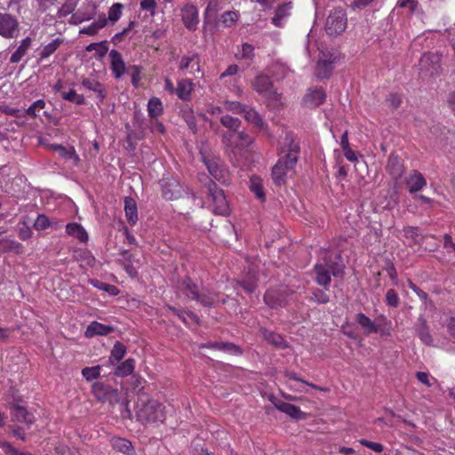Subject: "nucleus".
<instances>
[{
    "label": "nucleus",
    "mask_w": 455,
    "mask_h": 455,
    "mask_svg": "<svg viewBox=\"0 0 455 455\" xmlns=\"http://www.w3.org/2000/svg\"><path fill=\"white\" fill-rule=\"evenodd\" d=\"M182 116L188 124V127L195 132L196 130V123L194 112L191 109L184 110Z\"/></svg>",
    "instance_id": "4d7b16f0"
},
{
    "label": "nucleus",
    "mask_w": 455,
    "mask_h": 455,
    "mask_svg": "<svg viewBox=\"0 0 455 455\" xmlns=\"http://www.w3.org/2000/svg\"><path fill=\"white\" fill-rule=\"evenodd\" d=\"M180 69L186 74L194 75L201 71L200 58L197 53H189L181 57L180 61Z\"/></svg>",
    "instance_id": "dca6fc26"
},
{
    "label": "nucleus",
    "mask_w": 455,
    "mask_h": 455,
    "mask_svg": "<svg viewBox=\"0 0 455 455\" xmlns=\"http://www.w3.org/2000/svg\"><path fill=\"white\" fill-rule=\"evenodd\" d=\"M254 56V48L250 44H243L241 52L236 53L238 59L251 60Z\"/></svg>",
    "instance_id": "603ef678"
},
{
    "label": "nucleus",
    "mask_w": 455,
    "mask_h": 455,
    "mask_svg": "<svg viewBox=\"0 0 455 455\" xmlns=\"http://www.w3.org/2000/svg\"><path fill=\"white\" fill-rule=\"evenodd\" d=\"M441 55L437 52L424 53L419 60L420 70L427 76H434L440 70Z\"/></svg>",
    "instance_id": "9b49d317"
},
{
    "label": "nucleus",
    "mask_w": 455,
    "mask_h": 455,
    "mask_svg": "<svg viewBox=\"0 0 455 455\" xmlns=\"http://www.w3.org/2000/svg\"><path fill=\"white\" fill-rule=\"evenodd\" d=\"M107 25V20L105 17L100 18L98 20L91 23L89 26L84 27L80 33L86 34L89 36H94L97 32L103 28Z\"/></svg>",
    "instance_id": "c9c22d12"
},
{
    "label": "nucleus",
    "mask_w": 455,
    "mask_h": 455,
    "mask_svg": "<svg viewBox=\"0 0 455 455\" xmlns=\"http://www.w3.org/2000/svg\"><path fill=\"white\" fill-rule=\"evenodd\" d=\"M193 90V82L188 78H182L178 81V84L176 87V95L181 100L187 101L190 100Z\"/></svg>",
    "instance_id": "b1692460"
},
{
    "label": "nucleus",
    "mask_w": 455,
    "mask_h": 455,
    "mask_svg": "<svg viewBox=\"0 0 455 455\" xmlns=\"http://www.w3.org/2000/svg\"><path fill=\"white\" fill-rule=\"evenodd\" d=\"M66 231L68 235L76 238L82 243L88 241V234L85 229L77 223H69L66 226Z\"/></svg>",
    "instance_id": "c85d7f7f"
},
{
    "label": "nucleus",
    "mask_w": 455,
    "mask_h": 455,
    "mask_svg": "<svg viewBox=\"0 0 455 455\" xmlns=\"http://www.w3.org/2000/svg\"><path fill=\"white\" fill-rule=\"evenodd\" d=\"M45 107V102L43 100L35 101L27 110V114L29 116L36 117L37 116L36 111L43 109Z\"/></svg>",
    "instance_id": "052dcab7"
},
{
    "label": "nucleus",
    "mask_w": 455,
    "mask_h": 455,
    "mask_svg": "<svg viewBox=\"0 0 455 455\" xmlns=\"http://www.w3.org/2000/svg\"><path fill=\"white\" fill-rule=\"evenodd\" d=\"M386 302L388 306L393 307H396L399 304V297L396 291L393 289H390L386 293Z\"/></svg>",
    "instance_id": "13d9d810"
},
{
    "label": "nucleus",
    "mask_w": 455,
    "mask_h": 455,
    "mask_svg": "<svg viewBox=\"0 0 455 455\" xmlns=\"http://www.w3.org/2000/svg\"><path fill=\"white\" fill-rule=\"evenodd\" d=\"M156 6V0H142L140 2V7L144 11L150 12L152 15L155 14V9Z\"/></svg>",
    "instance_id": "774afa93"
},
{
    "label": "nucleus",
    "mask_w": 455,
    "mask_h": 455,
    "mask_svg": "<svg viewBox=\"0 0 455 455\" xmlns=\"http://www.w3.org/2000/svg\"><path fill=\"white\" fill-rule=\"evenodd\" d=\"M163 104L160 99L156 97L151 98L148 102V116L156 119L163 114Z\"/></svg>",
    "instance_id": "473e14b6"
},
{
    "label": "nucleus",
    "mask_w": 455,
    "mask_h": 455,
    "mask_svg": "<svg viewBox=\"0 0 455 455\" xmlns=\"http://www.w3.org/2000/svg\"><path fill=\"white\" fill-rule=\"evenodd\" d=\"M179 291L188 299L199 301L204 306H211L214 302L212 295L199 293L198 287L190 279L183 281L179 286Z\"/></svg>",
    "instance_id": "1a4fd4ad"
},
{
    "label": "nucleus",
    "mask_w": 455,
    "mask_h": 455,
    "mask_svg": "<svg viewBox=\"0 0 455 455\" xmlns=\"http://www.w3.org/2000/svg\"><path fill=\"white\" fill-rule=\"evenodd\" d=\"M209 199L212 201L211 209L214 214L227 215L229 212V206L222 189L213 181L207 184Z\"/></svg>",
    "instance_id": "20e7f679"
},
{
    "label": "nucleus",
    "mask_w": 455,
    "mask_h": 455,
    "mask_svg": "<svg viewBox=\"0 0 455 455\" xmlns=\"http://www.w3.org/2000/svg\"><path fill=\"white\" fill-rule=\"evenodd\" d=\"M251 191L260 200H264L265 195L262 187V180L259 177H251L250 180Z\"/></svg>",
    "instance_id": "58836bf2"
},
{
    "label": "nucleus",
    "mask_w": 455,
    "mask_h": 455,
    "mask_svg": "<svg viewBox=\"0 0 455 455\" xmlns=\"http://www.w3.org/2000/svg\"><path fill=\"white\" fill-rule=\"evenodd\" d=\"M444 249L446 250V251L448 253H454V256L452 259H450L451 260H452L453 259H455V244L453 243L452 242V239H451V236L450 235H445L444 237Z\"/></svg>",
    "instance_id": "69168bd1"
},
{
    "label": "nucleus",
    "mask_w": 455,
    "mask_h": 455,
    "mask_svg": "<svg viewBox=\"0 0 455 455\" xmlns=\"http://www.w3.org/2000/svg\"><path fill=\"white\" fill-rule=\"evenodd\" d=\"M163 196L166 200H175L181 196L182 188L179 181L173 178L161 180Z\"/></svg>",
    "instance_id": "ddd939ff"
},
{
    "label": "nucleus",
    "mask_w": 455,
    "mask_h": 455,
    "mask_svg": "<svg viewBox=\"0 0 455 455\" xmlns=\"http://www.w3.org/2000/svg\"><path fill=\"white\" fill-rule=\"evenodd\" d=\"M255 91L269 101H274L281 104V96L274 89V86L269 80V77L265 75H259L256 76L253 83Z\"/></svg>",
    "instance_id": "0eeeda50"
},
{
    "label": "nucleus",
    "mask_w": 455,
    "mask_h": 455,
    "mask_svg": "<svg viewBox=\"0 0 455 455\" xmlns=\"http://www.w3.org/2000/svg\"><path fill=\"white\" fill-rule=\"evenodd\" d=\"M136 416L142 423L164 422L165 407L156 400L150 399L146 395L139 396L136 403Z\"/></svg>",
    "instance_id": "f03ea898"
},
{
    "label": "nucleus",
    "mask_w": 455,
    "mask_h": 455,
    "mask_svg": "<svg viewBox=\"0 0 455 455\" xmlns=\"http://www.w3.org/2000/svg\"><path fill=\"white\" fill-rule=\"evenodd\" d=\"M242 285L246 291L251 293L255 291L256 281L254 276H250L248 279H244L242 282Z\"/></svg>",
    "instance_id": "0e129e2a"
},
{
    "label": "nucleus",
    "mask_w": 455,
    "mask_h": 455,
    "mask_svg": "<svg viewBox=\"0 0 455 455\" xmlns=\"http://www.w3.org/2000/svg\"><path fill=\"white\" fill-rule=\"evenodd\" d=\"M285 377H286L287 381L289 383V387L291 389L296 390V391H302V389L299 387L300 385H307V386H309V387H311L313 388H315V389L321 390V391H326L327 390L326 388L318 387V386L314 385L312 383H308V382H307V381L298 378L297 374L294 373V372H291V371L286 372Z\"/></svg>",
    "instance_id": "a878e982"
},
{
    "label": "nucleus",
    "mask_w": 455,
    "mask_h": 455,
    "mask_svg": "<svg viewBox=\"0 0 455 455\" xmlns=\"http://www.w3.org/2000/svg\"><path fill=\"white\" fill-rule=\"evenodd\" d=\"M32 235L31 228L28 227L26 221L21 223V227L19 229V237L25 241L30 238Z\"/></svg>",
    "instance_id": "e2e57ef3"
},
{
    "label": "nucleus",
    "mask_w": 455,
    "mask_h": 455,
    "mask_svg": "<svg viewBox=\"0 0 455 455\" xmlns=\"http://www.w3.org/2000/svg\"><path fill=\"white\" fill-rule=\"evenodd\" d=\"M12 415L15 420L26 423L27 425H31L35 420L34 416L22 406H16Z\"/></svg>",
    "instance_id": "2f4dec72"
},
{
    "label": "nucleus",
    "mask_w": 455,
    "mask_h": 455,
    "mask_svg": "<svg viewBox=\"0 0 455 455\" xmlns=\"http://www.w3.org/2000/svg\"><path fill=\"white\" fill-rule=\"evenodd\" d=\"M245 108L246 106L242 105L241 103L236 101H227L224 104L225 110L231 111L236 114H243V111H245Z\"/></svg>",
    "instance_id": "5fc2aeb1"
},
{
    "label": "nucleus",
    "mask_w": 455,
    "mask_h": 455,
    "mask_svg": "<svg viewBox=\"0 0 455 455\" xmlns=\"http://www.w3.org/2000/svg\"><path fill=\"white\" fill-rule=\"evenodd\" d=\"M110 391H113V389L102 382H95L92 385V392L98 399H104L105 395Z\"/></svg>",
    "instance_id": "49530a36"
},
{
    "label": "nucleus",
    "mask_w": 455,
    "mask_h": 455,
    "mask_svg": "<svg viewBox=\"0 0 455 455\" xmlns=\"http://www.w3.org/2000/svg\"><path fill=\"white\" fill-rule=\"evenodd\" d=\"M61 44L62 40L60 38H56L52 40L51 43L44 45L40 52L41 60H44L50 57L60 47Z\"/></svg>",
    "instance_id": "a19ab883"
},
{
    "label": "nucleus",
    "mask_w": 455,
    "mask_h": 455,
    "mask_svg": "<svg viewBox=\"0 0 455 455\" xmlns=\"http://www.w3.org/2000/svg\"><path fill=\"white\" fill-rule=\"evenodd\" d=\"M336 56L331 50L328 48L320 50L315 75L320 79L328 78L332 72Z\"/></svg>",
    "instance_id": "423d86ee"
},
{
    "label": "nucleus",
    "mask_w": 455,
    "mask_h": 455,
    "mask_svg": "<svg viewBox=\"0 0 455 455\" xmlns=\"http://www.w3.org/2000/svg\"><path fill=\"white\" fill-rule=\"evenodd\" d=\"M126 354V347L121 342H116L109 356V362L111 364H116L120 362Z\"/></svg>",
    "instance_id": "f704fd0d"
},
{
    "label": "nucleus",
    "mask_w": 455,
    "mask_h": 455,
    "mask_svg": "<svg viewBox=\"0 0 455 455\" xmlns=\"http://www.w3.org/2000/svg\"><path fill=\"white\" fill-rule=\"evenodd\" d=\"M114 328L111 325L100 323L97 321L92 322L84 331L86 338H92L95 336H106L109 334Z\"/></svg>",
    "instance_id": "4be33fe9"
},
{
    "label": "nucleus",
    "mask_w": 455,
    "mask_h": 455,
    "mask_svg": "<svg viewBox=\"0 0 455 455\" xmlns=\"http://www.w3.org/2000/svg\"><path fill=\"white\" fill-rule=\"evenodd\" d=\"M419 322H420V326L419 327V329L417 331L419 339L426 345L432 344L433 339L428 331L426 321L424 319L420 318Z\"/></svg>",
    "instance_id": "a18cd8bd"
},
{
    "label": "nucleus",
    "mask_w": 455,
    "mask_h": 455,
    "mask_svg": "<svg viewBox=\"0 0 455 455\" xmlns=\"http://www.w3.org/2000/svg\"><path fill=\"white\" fill-rule=\"evenodd\" d=\"M347 28V17L343 9H335L326 20L325 30L330 36L342 33Z\"/></svg>",
    "instance_id": "6e6552de"
},
{
    "label": "nucleus",
    "mask_w": 455,
    "mask_h": 455,
    "mask_svg": "<svg viewBox=\"0 0 455 455\" xmlns=\"http://www.w3.org/2000/svg\"><path fill=\"white\" fill-rule=\"evenodd\" d=\"M404 182L411 194L420 191L427 186V180L424 176L418 171L413 170L405 177Z\"/></svg>",
    "instance_id": "f3484780"
},
{
    "label": "nucleus",
    "mask_w": 455,
    "mask_h": 455,
    "mask_svg": "<svg viewBox=\"0 0 455 455\" xmlns=\"http://www.w3.org/2000/svg\"><path fill=\"white\" fill-rule=\"evenodd\" d=\"M52 226L49 218L44 214H39L34 222L33 228L36 230H45Z\"/></svg>",
    "instance_id": "3c124183"
},
{
    "label": "nucleus",
    "mask_w": 455,
    "mask_h": 455,
    "mask_svg": "<svg viewBox=\"0 0 455 455\" xmlns=\"http://www.w3.org/2000/svg\"><path fill=\"white\" fill-rule=\"evenodd\" d=\"M243 116L247 122L251 123L258 129L263 131L267 128L266 123L256 110L246 107L245 111H243Z\"/></svg>",
    "instance_id": "cd10ccee"
},
{
    "label": "nucleus",
    "mask_w": 455,
    "mask_h": 455,
    "mask_svg": "<svg viewBox=\"0 0 455 455\" xmlns=\"http://www.w3.org/2000/svg\"><path fill=\"white\" fill-rule=\"evenodd\" d=\"M223 142L228 148H240L251 145L252 139L243 132L236 133L227 132L223 136Z\"/></svg>",
    "instance_id": "4468645a"
},
{
    "label": "nucleus",
    "mask_w": 455,
    "mask_h": 455,
    "mask_svg": "<svg viewBox=\"0 0 455 455\" xmlns=\"http://www.w3.org/2000/svg\"><path fill=\"white\" fill-rule=\"evenodd\" d=\"M262 335L266 340H267L269 343H272L276 347H286L285 341L283 340V337L277 333L263 329Z\"/></svg>",
    "instance_id": "e433bc0d"
},
{
    "label": "nucleus",
    "mask_w": 455,
    "mask_h": 455,
    "mask_svg": "<svg viewBox=\"0 0 455 455\" xmlns=\"http://www.w3.org/2000/svg\"><path fill=\"white\" fill-rule=\"evenodd\" d=\"M0 448L5 452L6 455H30L28 453L20 451L10 443L5 441H0Z\"/></svg>",
    "instance_id": "6e6d98bb"
},
{
    "label": "nucleus",
    "mask_w": 455,
    "mask_h": 455,
    "mask_svg": "<svg viewBox=\"0 0 455 455\" xmlns=\"http://www.w3.org/2000/svg\"><path fill=\"white\" fill-rule=\"evenodd\" d=\"M111 446L114 450L124 455H135V450L132 443L122 437L114 436L110 440Z\"/></svg>",
    "instance_id": "5701e85b"
},
{
    "label": "nucleus",
    "mask_w": 455,
    "mask_h": 455,
    "mask_svg": "<svg viewBox=\"0 0 455 455\" xmlns=\"http://www.w3.org/2000/svg\"><path fill=\"white\" fill-rule=\"evenodd\" d=\"M59 155L65 160H71L75 164H77L80 161L79 156L76 154L74 147H64L60 148Z\"/></svg>",
    "instance_id": "ea45409f"
},
{
    "label": "nucleus",
    "mask_w": 455,
    "mask_h": 455,
    "mask_svg": "<svg viewBox=\"0 0 455 455\" xmlns=\"http://www.w3.org/2000/svg\"><path fill=\"white\" fill-rule=\"evenodd\" d=\"M82 85L88 91L95 92L100 103L103 102L107 96V92L103 84H100L98 80L87 77L83 79Z\"/></svg>",
    "instance_id": "412c9836"
},
{
    "label": "nucleus",
    "mask_w": 455,
    "mask_h": 455,
    "mask_svg": "<svg viewBox=\"0 0 455 455\" xmlns=\"http://www.w3.org/2000/svg\"><path fill=\"white\" fill-rule=\"evenodd\" d=\"M134 368L135 360L129 358L116 367L115 374L118 377H126L133 372Z\"/></svg>",
    "instance_id": "72a5a7b5"
},
{
    "label": "nucleus",
    "mask_w": 455,
    "mask_h": 455,
    "mask_svg": "<svg viewBox=\"0 0 455 455\" xmlns=\"http://www.w3.org/2000/svg\"><path fill=\"white\" fill-rule=\"evenodd\" d=\"M203 161L210 174L218 181L224 182L226 178V170L218 157L208 158L203 155Z\"/></svg>",
    "instance_id": "2eb2a0df"
},
{
    "label": "nucleus",
    "mask_w": 455,
    "mask_h": 455,
    "mask_svg": "<svg viewBox=\"0 0 455 455\" xmlns=\"http://www.w3.org/2000/svg\"><path fill=\"white\" fill-rule=\"evenodd\" d=\"M181 19L184 26L188 30H196L199 24V12L197 7L191 3L186 4L181 9Z\"/></svg>",
    "instance_id": "f8f14e48"
},
{
    "label": "nucleus",
    "mask_w": 455,
    "mask_h": 455,
    "mask_svg": "<svg viewBox=\"0 0 455 455\" xmlns=\"http://www.w3.org/2000/svg\"><path fill=\"white\" fill-rule=\"evenodd\" d=\"M355 321L367 335L371 333H379L381 336L387 337L391 335L392 322L384 315H380L371 321L363 313H359L356 315Z\"/></svg>",
    "instance_id": "7ed1b4c3"
},
{
    "label": "nucleus",
    "mask_w": 455,
    "mask_h": 455,
    "mask_svg": "<svg viewBox=\"0 0 455 455\" xmlns=\"http://www.w3.org/2000/svg\"><path fill=\"white\" fill-rule=\"evenodd\" d=\"M418 380L427 387H431L435 382V378L431 377L427 372L419 371L416 373Z\"/></svg>",
    "instance_id": "bf43d9fd"
},
{
    "label": "nucleus",
    "mask_w": 455,
    "mask_h": 455,
    "mask_svg": "<svg viewBox=\"0 0 455 455\" xmlns=\"http://www.w3.org/2000/svg\"><path fill=\"white\" fill-rule=\"evenodd\" d=\"M291 3H287L280 5L275 12L274 17L272 18V23L275 27L282 28L287 21L288 17L291 14Z\"/></svg>",
    "instance_id": "393cba45"
},
{
    "label": "nucleus",
    "mask_w": 455,
    "mask_h": 455,
    "mask_svg": "<svg viewBox=\"0 0 455 455\" xmlns=\"http://www.w3.org/2000/svg\"><path fill=\"white\" fill-rule=\"evenodd\" d=\"M264 300L271 307L282 306L284 303V298L280 290H269L264 296Z\"/></svg>",
    "instance_id": "c756f323"
},
{
    "label": "nucleus",
    "mask_w": 455,
    "mask_h": 455,
    "mask_svg": "<svg viewBox=\"0 0 455 455\" xmlns=\"http://www.w3.org/2000/svg\"><path fill=\"white\" fill-rule=\"evenodd\" d=\"M76 258L81 262L82 267H92L95 262L94 257L87 251H77Z\"/></svg>",
    "instance_id": "de8ad7c7"
},
{
    "label": "nucleus",
    "mask_w": 455,
    "mask_h": 455,
    "mask_svg": "<svg viewBox=\"0 0 455 455\" xmlns=\"http://www.w3.org/2000/svg\"><path fill=\"white\" fill-rule=\"evenodd\" d=\"M387 167L389 173L395 179L399 178L403 173V167L396 156H391L388 158Z\"/></svg>",
    "instance_id": "4c0bfd02"
},
{
    "label": "nucleus",
    "mask_w": 455,
    "mask_h": 455,
    "mask_svg": "<svg viewBox=\"0 0 455 455\" xmlns=\"http://www.w3.org/2000/svg\"><path fill=\"white\" fill-rule=\"evenodd\" d=\"M404 236L411 239L413 243H420L423 241V235L416 227H406L403 228Z\"/></svg>",
    "instance_id": "79ce46f5"
},
{
    "label": "nucleus",
    "mask_w": 455,
    "mask_h": 455,
    "mask_svg": "<svg viewBox=\"0 0 455 455\" xmlns=\"http://www.w3.org/2000/svg\"><path fill=\"white\" fill-rule=\"evenodd\" d=\"M19 21L10 13L0 12V36L6 39H12L19 35Z\"/></svg>",
    "instance_id": "9d476101"
},
{
    "label": "nucleus",
    "mask_w": 455,
    "mask_h": 455,
    "mask_svg": "<svg viewBox=\"0 0 455 455\" xmlns=\"http://www.w3.org/2000/svg\"><path fill=\"white\" fill-rule=\"evenodd\" d=\"M325 98L326 95L323 89H309L303 99V103L306 107L315 108L323 103Z\"/></svg>",
    "instance_id": "a211bd4d"
},
{
    "label": "nucleus",
    "mask_w": 455,
    "mask_h": 455,
    "mask_svg": "<svg viewBox=\"0 0 455 455\" xmlns=\"http://www.w3.org/2000/svg\"><path fill=\"white\" fill-rule=\"evenodd\" d=\"M358 442L360 443L361 445L365 446V447L371 449V451H373L375 452H381V451H383L384 447L379 443H375V442L368 441L366 439H361Z\"/></svg>",
    "instance_id": "680f3d73"
},
{
    "label": "nucleus",
    "mask_w": 455,
    "mask_h": 455,
    "mask_svg": "<svg viewBox=\"0 0 455 455\" xmlns=\"http://www.w3.org/2000/svg\"><path fill=\"white\" fill-rule=\"evenodd\" d=\"M101 369L100 365L85 367L82 370V375L87 381H92L100 377Z\"/></svg>",
    "instance_id": "c03bdc74"
},
{
    "label": "nucleus",
    "mask_w": 455,
    "mask_h": 455,
    "mask_svg": "<svg viewBox=\"0 0 455 455\" xmlns=\"http://www.w3.org/2000/svg\"><path fill=\"white\" fill-rule=\"evenodd\" d=\"M30 44H31V39L29 37L24 38L20 42V44L18 46V48L16 49V51L12 54L10 61L12 63L20 62L21 60V59L24 57V55L26 54L28 48L30 47Z\"/></svg>",
    "instance_id": "7c9ffc66"
},
{
    "label": "nucleus",
    "mask_w": 455,
    "mask_h": 455,
    "mask_svg": "<svg viewBox=\"0 0 455 455\" xmlns=\"http://www.w3.org/2000/svg\"><path fill=\"white\" fill-rule=\"evenodd\" d=\"M110 68L116 78H120L125 73V64L123 57L116 50H111L109 52Z\"/></svg>",
    "instance_id": "6ab92c4d"
},
{
    "label": "nucleus",
    "mask_w": 455,
    "mask_h": 455,
    "mask_svg": "<svg viewBox=\"0 0 455 455\" xmlns=\"http://www.w3.org/2000/svg\"><path fill=\"white\" fill-rule=\"evenodd\" d=\"M220 122L223 126L228 128L229 130L228 132L231 133H236V130L238 129L240 125V120L237 118H235L231 116L225 115L222 116L220 118Z\"/></svg>",
    "instance_id": "37998d69"
},
{
    "label": "nucleus",
    "mask_w": 455,
    "mask_h": 455,
    "mask_svg": "<svg viewBox=\"0 0 455 455\" xmlns=\"http://www.w3.org/2000/svg\"><path fill=\"white\" fill-rule=\"evenodd\" d=\"M315 270L316 274V283L327 288L331 282L330 273H331L333 276H340L343 274L344 266L339 263H331L326 260L324 265L316 264Z\"/></svg>",
    "instance_id": "39448f33"
},
{
    "label": "nucleus",
    "mask_w": 455,
    "mask_h": 455,
    "mask_svg": "<svg viewBox=\"0 0 455 455\" xmlns=\"http://www.w3.org/2000/svg\"><path fill=\"white\" fill-rule=\"evenodd\" d=\"M62 98L68 101L76 103L77 105H82L84 103V96L76 93V92L73 89L69 90L67 92H62Z\"/></svg>",
    "instance_id": "8fccbe9b"
},
{
    "label": "nucleus",
    "mask_w": 455,
    "mask_h": 455,
    "mask_svg": "<svg viewBox=\"0 0 455 455\" xmlns=\"http://www.w3.org/2000/svg\"><path fill=\"white\" fill-rule=\"evenodd\" d=\"M124 212L128 223L134 226L138 221L137 204L132 197L124 199Z\"/></svg>",
    "instance_id": "bb28decb"
},
{
    "label": "nucleus",
    "mask_w": 455,
    "mask_h": 455,
    "mask_svg": "<svg viewBox=\"0 0 455 455\" xmlns=\"http://www.w3.org/2000/svg\"><path fill=\"white\" fill-rule=\"evenodd\" d=\"M299 152V144L291 137L286 136L281 149V156L272 170V179L276 185L284 183L286 177L292 174Z\"/></svg>",
    "instance_id": "f257e3e1"
},
{
    "label": "nucleus",
    "mask_w": 455,
    "mask_h": 455,
    "mask_svg": "<svg viewBox=\"0 0 455 455\" xmlns=\"http://www.w3.org/2000/svg\"><path fill=\"white\" fill-rule=\"evenodd\" d=\"M220 9V3L218 0H209L207 7L205 9V15L209 16L214 14Z\"/></svg>",
    "instance_id": "338daca9"
},
{
    "label": "nucleus",
    "mask_w": 455,
    "mask_h": 455,
    "mask_svg": "<svg viewBox=\"0 0 455 455\" xmlns=\"http://www.w3.org/2000/svg\"><path fill=\"white\" fill-rule=\"evenodd\" d=\"M122 9H123V5L121 4H114L110 8H109V11H108V20L113 21V22H116L117 21L121 15H122Z\"/></svg>",
    "instance_id": "864d4df0"
},
{
    "label": "nucleus",
    "mask_w": 455,
    "mask_h": 455,
    "mask_svg": "<svg viewBox=\"0 0 455 455\" xmlns=\"http://www.w3.org/2000/svg\"><path fill=\"white\" fill-rule=\"evenodd\" d=\"M274 405L278 411L287 414L292 419H302L305 418V413L298 406L291 403L277 400L274 402Z\"/></svg>",
    "instance_id": "aec40b11"
},
{
    "label": "nucleus",
    "mask_w": 455,
    "mask_h": 455,
    "mask_svg": "<svg viewBox=\"0 0 455 455\" xmlns=\"http://www.w3.org/2000/svg\"><path fill=\"white\" fill-rule=\"evenodd\" d=\"M239 18V14L236 12L229 11L226 12L222 14L220 18V22L226 27H232Z\"/></svg>",
    "instance_id": "09e8293b"
}]
</instances>
